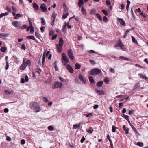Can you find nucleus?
Masks as SVG:
<instances>
[{
  "mask_svg": "<svg viewBox=\"0 0 148 148\" xmlns=\"http://www.w3.org/2000/svg\"><path fill=\"white\" fill-rule=\"evenodd\" d=\"M30 108L36 113L40 110L39 105L36 102H32L30 104Z\"/></svg>",
  "mask_w": 148,
  "mask_h": 148,
  "instance_id": "1",
  "label": "nucleus"
},
{
  "mask_svg": "<svg viewBox=\"0 0 148 148\" xmlns=\"http://www.w3.org/2000/svg\"><path fill=\"white\" fill-rule=\"evenodd\" d=\"M62 56L63 59V60L62 61V64L64 65H66L69 62V58L64 53H62Z\"/></svg>",
  "mask_w": 148,
  "mask_h": 148,
  "instance_id": "2",
  "label": "nucleus"
},
{
  "mask_svg": "<svg viewBox=\"0 0 148 148\" xmlns=\"http://www.w3.org/2000/svg\"><path fill=\"white\" fill-rule=\"evenodd\" d=\"M101 72V71L100 69L98 68H94L91 70L90 74L92 75H97L99 74Z\"/></svg>",
  "mask_w": 148,
  "mask_h": 148,
  "instance_id": "3",
  "label": "nucleus"
},
{
  "mask_svg": "<svg viewBox=\"0 0 148 148\" xmlns=\"http://www.w3.org/2000/svg\"><path fill=\"white\" fill-rule=\"evenodd\" d=\"M12 25L18 29H20L21 26V22L17 21H13L12 22Z\"/></svg>",
  "mask_w": 148,
  "mask_h": 148,
  "instance_id": "4",
  "label": "nucleus"
},
{
  "mask_svg": "<svg viewBox=\"0 0 148 148\" xmlns=\"http://www.w3.org/2000/svg\"><path fill=\"white\" fill-rule=\"evenodd\" d=\"M62 84L59 82H55L53 83V89L57 88H61Z\"/></svg>",
  "mask_w": 148,
  "mask_h": 148,
  "instance_id": "5",
  "label": "nucleus"
},
{
  "mask_svg": "<svg viewBox=\"0 0 148 148\" xmlns=\"http://www.w3.org/2000/svg\"><path fill=\"white\" fill-rule=\"evenodd\" d=\"M67 55L69 58L71 60L74 59V56L72 51L71 49H69L67 51Z\"/></svg>",
  "mask_w": 148,
  "mask_h": 148,
  "instance_id": "6",
  "label": "nucleus"
},
{
  "mask_svg": "<svg viewBox=\"0 0 148 148\" xmlns=\"http://www.w3.org/2000/svg\"><path fill=\"white\" fill-rule=\"evenodd\" d=\"M26 59V58H24L23 59V63L20 68L21 70H24L27 67V66L25 64V60Z\"/></svg>",
  "mask_w": 148,
  "mask_h": 148,
  "instance_id": "7",
  "label": "nucleus"
},
{
  "mask_svg": "<svg viewBox=\"0 0 148 148\" xmlns=\"http://www.w3.org/2000/svg\"><path fill=\"white\" fill-rule=\"evenodd\" d=\"M118 46L122 50L124 51H125V49L123 47V44L121 42H119L117 45H115L114 47H117Z\"/></svg>",
  "mask_w": 148,
  "mask_h": 148,
  "instance_id": "8",
  "label": "nucleus"
},
{
  "mask_svg": "<svg viewBox=\"0 0 148 148\" xmlns=\"http://www.w3.org/2000/svg\"><path fill=\"white\" fill-rule=\"evenodd\" d=\"M40 8L42 11L43 12H45L47 9V7L44 3L41 4Z\"/></svg>",
  "mask_w": 148,
  "mask_h": 148,
  "instance_id": "9",
  "label": "nucleus"
},
{
  "mask_svg": "<svg viewBox=\"0 0 148 148\" xmlns=\"http://www.w3.org/2000/svg\"><path fill=\"white\" fill-rule=\"evenodd\" d=\"M79 78L80 81L83 83L85 84L86 83V81L84 77L82 74H80L79 76Z\"/></svg>",
  "mask_w": 148,
  "mask_h": 148,
  "instance_id": "10",
  "label": "nucleus"
},
{
  "mask_svg": "<svg viewBox=\"0 0 148 148\" xmlns=\"http://www.w3.org/2000/svg\"><path fill=\"white\" fill-rule=\"evenodd\" d=\"M95 92L97 93L100 95H103L104 94V93L102 90H99L97 89H95Z\"/></svg>",
  "mask_w": 148,
  "mask_h": 148,
  "instance_id": "11",
  "label": "nucleus"
},
{
  "mask_svg": "<svg viewBox=\"0 0 148 148\" xmlns=\"http://www.w3.org/2000/svg\"><path fill=\"white\" fill-rule=\"evenodd\" d=\"M67 68L69 71L71 73H73V70L72 67L69 65L68 64L67 65Z\"/></svg>",
  "mask_w": 148,
  "mask_h": 148,
  "instance_id": "12",
  "label": "nucleus"
},
{
  "mask_svg": "<svg viewBox=\"0 0 148 148\" xmlns=\"http://www.w3.org/2000/svg\"><path fill=\"white\" fill-rule=\"evenodd\" d=\"M4 92L7 95H11L13 93V90H4Z\"/></svg>",
  "mask_w": 148,
  "mask_h": 148,
  "instance_id": "13",
  "label": "nucleus"
},
{
  "mask_svg": "<svg viewBox=\"0 0 148 148\" xmlns=\"http://www.w3.org/2000/svg\"><path fill=\"white\" fill-rule=\"evenodd\" d=\"M117 19L121 25H123V26L125 25V21L122 19L118 18Z\"/></svg>",
  "mask_w": 148,
  "mask_h": 148,
  "instance_id": "14",
  "label": "nucleus"
},
{
  "mask_svg": "<svg viewBox=\"0 0 148 148\" xmlns=\"http://www.w3.org/2000/svg\"><path fill=\"white\" fill-rule=\"evenodd\" d=\"M62 46L58 45V44L56 45V48L57 51L59 53H60L62 51Z\"/></svg>",
  "mask_w": 148,
  "mask_h": 148,
  "instance_id": "15",
  "label": "nucleus"
},
{
  "mask_svg": "<svg viewBox=\"0 0 148 148\" xmlns=\"http://www.w3.org/2000/svg\"><path fill=\"white\" fill-rule=\"evenodd\" d=\"M33 6L34 9L36 10H38L39 9V7L36 3H34Z\"/></svg>",
  "mask_w": 148,
  "mask_h": 148,
  "instance_id": "16",
  "label": "nucleus"
},
{
  "mask_svg": "<svg viewBox=\"0 0 148 148\" xmlns=\"http://www.w3.org/2000/svg\"><path fill=\"white\" fill-rule=\"evenodd\" d=\"M9 36L8 34H5V33H0V38L3 37H7Z\"/></svg>",
  "mask_w": 148,
  "mask_h": 148,
  "instance_id": "17",
  "label": "nucleus"
},
{
  "mask_svg": "<svg viewBox=\"0 0 148 148\" xmlns=\"http://www.w3.org/2000/svg\"><path fill=\"white\" fill-rule=\"evenodd\" d=\"M66 22H65L64 23L63 26L62 27V29L63 32H65L66 31Z\"/></svg>",
  "mask_w": 148,
  "mask_h": 148,
  "instance_id": "18",
  "label": "nucleus"
},
{
  "mask_svg": "<svg viewBox=\"0 0 148 148\" xmlns=\"http://www.w3.org/2000/svg\"><path fill=\"white\" fill-rule=\"evenodd\" d=\"M123 130L125 131L126 134H128L129 129L128 128H127V129L126 128V126L125 125H124L123 126Z\"/></svg>",
  "mask_w": 148,
  "mask_h": 148,
  "instance_id": "19",
  "label": "nucleus"
},
{
  "mask_svg": "<svg viewBox=\"0 0 148 148\" xmlns=\"http://www.w3.org/2000/svg\"><path fill=\"white\" fill-rule=\"evenodd\" d=\"M63 43V40L62 38H60L59 39L58 45L62 46Z\"/></svg>",
  "mask_w": 148,
  "mask_h": 148,
  "instance_id": "20",
  "label": "nucleus"
},
{
  "mask_svg": "<svg viewBox=\"0 0 148 148\" xmlns=\"http://www.w3.org/2000/svg\"><path fill=\"white\" fill-rule=\"evenodd\" d=\"M83 3V0H79L78 3V5L79 7H81Z\"/></svg>",
  "mask_w": 148,
  "mask_h": 148,
  "instance_id": "21",
  "label": "nucleus"
},
{
  "mask_svg": "<svg viewBox=\"0 0 148 148\" xmlns=\"http://www.w3.org/2000/svg\"><path fill=\"white\" fill-rule=\"evenodd\" d=\"M81 65L78 63H76L75 65V68L76 69H80L81 68Z\"/></svg>",
  "mask_w": 148,
  "mask_h": 148,
  "instance_id": "22",
  "label": "nucleus"
},
{
  "mask_svg": "<svg viewBox=\"0 0 148 148\" xmlns=\"http://www.w3.org/2000/svg\"><path fill=\"white\" fill-rule=\"evenodd\" d=\"M103 82L102 81H99L97 83V86L98 87H101L103 84Z\"/></svg>",
  "mask_w": 148,
  "mask_h": 148,
  "instance_id": "23",
  "label": "nucleus"
},
{
  "mask_svg": "<svg viewBox=\"0 0 148 148\" xmlns=\"http://www.w3.org/2000/svg\"><path fill=\"white\" fill-rule=\"evenodd\" d=\"M27 38L28 39H32L35 41L36 40L34 38V36L33 35L28 36H27Z\"/></svg>",
  "mask_w": 148,
  "mask_h": 148,
  "instance_id": "24",
  "label": "nucleus"
},
{
  "mask_svg": "<svg viewBox=\"0 0 148 148\" xmlns=\"http://www.w3.org/2000/svg\"><path fill=\"white\" fill-rule=\"evenodd\" d=\"M89 79L91 83L92 84L94 83V80L92 77L90 76L89 77Z\"/></svg>",
  "mask_w": 148,
  "mask_h": 148,
  "instance_id": "25",
  "label": "nucleus"
},
{
  "mask_svg": "<svg viewBox=\"0 0 148 148\" xmlns=\"http://www.w3.org/2000/svg\"><path fill=\"white\" fill-rule=\"evenodd\" d=\"M81 12H82V14L84 15H86V10L84 9V8L83 7H82L81 8Z\"/></svg>",
  "mask_w": 148,
  "mask_h": 148,
  "instance_id": "26",
  "label": "nucleus"
},
{
  "mask_svg": "<svg viewBox=\"0 0 148 148\" xmlns=\"http://www.w3.org/2000/svg\"><path fill=\"white\" fill-rule=\"evenodd\" d=\"M86 131L88 133L92 134L93 131V130L92 128L90 127L89 128V130H86Z\"/></svg>",
  "mask_w": 148,
  "mask_h": 148,
  "instance_id": "27",
  "label": "nucleus"
},
{
  "mask_svg": "<svg viewBox=\"0 0 148 148\" xmlns=\"http://www.w3.org/2000/svg\"><path fill=\"white\" fill-rule=\"evenodd\" d=\"M56 15L57 14L56 13L53 12L51 16L52 19H56Z\"/></svg>",
  "mask_w": 148,
  "mask_h": 148,
  "instance_id": "28",
  "label": "nucleus"
},
{
  "mask_svg": "<svg viewBox=\"0 0 148 148\" xmlns=\"http://www.w3.org/2000/svg\"><path fill=\"white\" fill-rule=\"evenodd\" d=\"M0 50L2 52H5L7 50V48L3 47L1 48Z\"/></svg>",
  "mask_w": 148,
  "mask_h": 148,
  "instance_id": "29",
  "label": "nucleus"
},
{
  "mask_svg": "<svg viewBox=\"0 0 148 148\" xmlns=\"http://www.w3.org/2000/svg\"><path fill=\"white\" fill-rule=\"evenodd\" d=\"M69 13L68 12L66 13H64L62 16V18L64 19H66L67 18V16L69 15Z\"/></svg>",
  "mask_w": 148,
  "mask_h": 148,
  "instance_id": "30",
  "label": "nucleus"
},
{
  "mask_svg": "<svg viewBox=\"0 0 148 148\" xmlns=\"http://www.w3.org/2000/svg\"><path fill=\"white\" fill-rule=\"evenodd\" d=\"M95 15L96 16L97 18L100 21H102V19L101 17V16L99 14L97 13L95 14Z\"/></svg>",
  "mask_w": 148,
  "mask_h": 148,
  "instance_id": "31",
  "label": "nucleus"
},
{
  "mask_svg": "<svg viewBox=\"0 0 148 148\" xmlns=\"http://www.w3.org/2000/svg\"><path fill=\"white\" fill-rule=\"evenodd\" d=\"M119 58L121 60H129V59H128L126 57H125L123 56H121L119 57Z\"/></svg>",
  "mask_w": 148,
  "mask_h": 148,
  "instance_id": "32",
  "label": "nucleus"
},
{
  "mask_svg": "<svg viewBox=\"0 0 148 148\" xmlns=\"http://www.w3.org/2000/svg\"><path fill=\"white\" fill-rule=\"evenodd\" d=\"M25 64L27 66H30L31 65V61L29 60H28L26 62H25Z\"/></svg>",
  "mask_w": 148,
  "mask_h": 148,
  "instance_id": "33",
  "label": "nucleus"
},
{
  "mask_svg": "<svg viewBox=\"0 0 148 148\" xmlns=\"http://www.w3.org/2000/svg\"><path fill=\"white\" fill-rule=\"evenodd\" d=\"M8 14V12L2 13L0 14V18H1L4 16L7 15Z\"/></svg>",
  "mask_w": 148,
  "mask_h": 148,
  "instance_id": "34",
  "label": "nucleus"
},
{
  "mask_svg": "<svg viewBox=\"0 0 148 148\" xmlns=\"http://www.w3.org/2000/svg\"><path fill=\"white\" fill-rule=\"evenodd\" d=\"M45 52H44L43 53V54L42 56V63L43 64L45 62Z\"/></svg>",
  "mask_w": 148,
  "mask_h": 148,
  "instance_id": "35",
  "label": "nucleus"
},
{
  "mask_svg": "<svg viewBox=\"0 0 148 148\" xmlns=\"http://www.w3.org/2000/svg\"><path fill=\"white\" fill-rule=\"evenodd\" d=\"M22 15L20 14H17L16 15L15 17H14V19H18L19 18L21 17Z\"/></svg>",
  "mask_w": 148,
  "mask_h": 148,
  "instance_id": "36",
  "label": "nucleus"
},
{
  "mask_svg": "<svg viewBox=\"0 0 148 148\" xmlns=\"http://www.w3.org/2000/svg\"><path fill=\"white\" fill-rule=\"evenodd\" d=\"M131 37L132 39V41L134 43H136L138 44V42L137 40L135 39V38L133 36H131Z\"/></svg>",
  "mask_w": 148,
  "mask_h": 148,
  "instance_id": "37",
  "label": "nucleus"
},
{
  "mask_svg": "<svg viewBox=\"0 0 148 148\" xmlns=\"http://www.w3.org/2000/svg\"><path fill=\"white\" fill-rule=\"evenodd\" d=\"M136 145L142 147L143 146V143L142 142H138L136 143Z\"/></svg>",
  "mask_w": 148,
  "mask_h": 148,
  "instance_id": "38",
  "label": "nucleus"
},
{
  "mask_svg": "<svg viewBox=\"0 0 148 148\" xmlns=\"http://www.w3.org/2000/svg\"><path fill=\"white\" fill-rule=\"evenodd\" d=\"M140 77L141 76V77L142 78L145 79H147V77H146L145 75H142L141 74H138Z\"/></svg>",
  "mask_w": 148,
  "mask_h": 148,
  "instance_id": "39",
  "label": "nucleus"
},
{
  "mask_svg": "<svg viewBox=\"0 0 148 148\" xmlns=\"http://www.w3.org/2000/svg\"><path fill=\"white\" fill-rule=\"evenodd\" d=\"M107 138L109 140V142L110 143V144L111 145L112 144V141L111 140V139L110 138V136L108 134L107 136Z\"/></svg>",
  "mask_w": 148,
  "mask_h": 148,
  "instance_id": "40",
  "label": "nucleus"
},
{
  "mask_svg": "<svg viewBox=\"0 0 148 148\" xmlns=\"http://www.w3.org/2000/svg\"><path fill=\"white\" fill-rule=\"evenodd\" d=\"M117 129V128L114 125H113L112 127V131L113 132H115L116 131V129Z\"/></svg>",
  "mask_w": 148,
  "mask_h": 148,
  "instance_id": "41",
  "label": "nucleus"
},
{
  "mask_svg": "<svg viewBox=\"0 0 148 148\" xmlns=\"http://www.w3.org/2000/svg\"><path fill=\"white\" fill-rule=\"evenodd\" d=\"M48 130L50 131H53L54 130V127L52 126H49L48 127Z\"/></svg>",
  "mask_w": 148,
  "mask_h": 148,
  "instance_id": "42",
  "label": "nucleus"
},
{
  "mask_svg": "<svg viewBox=\"0 0 148 148\" xmlns=\"http://www.w3.org/2000/svg\"><path fill=\"white\" fill-rule=\"evenodd\" d=\"M102 12L105 16L108 15V13L106 10L103 9L102 10Z\"/></svg>",
  "mask_w": 148,
  "mask_h": 148,
  "instance_id": "43",
  "label": "nucleus"
},
{
  "mask_svg": "<svg viewBox=\"0 0 148 148\" xmlns=\"http://www.w3.org/2000/svg\"><path fill=\"white\" fill-rule=\"evenodd\" d=\"M106 3L108 6H111V3L109 0H106Z\"/></svg>",
  "mask_w": 148,
  "mask_h": 148,
  "instance_id": "44",
  "label": "nucleus"
},
{
  "mask_svg": "<svg viewBox=\"0 0 148 148\" xmlns=\"http://www.w3.org/2000/svg\"><path fill=\"white\" fill-rule=\"evenodd\" d=\"M58 78L60 80L63 82H66V80L65 79L62 78L60 77H58Z\"/></svg>",
  "mask_w": 148,
  "mask_h": 148,
  "instance_id": "45",
  "label": "nucleus"
},
{
  "mask_svg": "<svg viewBox=\"0 0 148 148\" xmlns=\"http://www.w3.org/2000/svg\"><path fill=\"white\" fill-rule=\"evenodd\" d=\"M123 117L125 118L127 121H129V116H128L125 114H123Z\"/></svg>",
  "mask_w": 148,
  "mask_h": 148,
  "instance_id": "46",
  "label": "nucleus"
},
{
  "mask_svg": "<svg viewBox=\"0 0 148 148\" xmlns=\"http://www.w3.org/2000/svg\"><path fill=\"white\" fill-rule=\"evenodd\" d=\"M96 12V10H90V14L91 15L94 14Z\"/></svg>",
  "mask_w": 148,
  "mask_h": 148,
  "instance_id": "47",
  "label": "nucleus"
},
{
  "mask_svg": "<svg viewBox=\"0 0 148 148\" xmlns=\"http://www.w3.org/2000/svg\"><path fill=\"white\" fill-rule=\"evenodd\" d=\"M41 24L42 25H44L45 24V21L44 18H41Z\"/></svg>",
  "mask_w": 148,
  "mask_h": 148,
  "instance_id": "48",
  "label": "nucleus"
},
{
  "mask_svg": "<svg viewBox=\"0 0 148 148\" xmlns=\"http://www.w3.org/2000/svg\"><path fill=\"white\" fill-rule=\"evenodd\" d=\"M6 9L8 12H10L11 11V8L8 6H7L6 7Z\"/></svg>",
  "mask_w": 148,
  "mask_h": 148,
  "instance_id": "49",
  "label": "nucleus"
},
{
  "mask_svg": "<svg viewBox=\"0 0 148 148\" xmlns=\"http://www.w3.org/2000/svg\"><path fill=\"white\" fill-rule=\"evenodd\" d=\"M6 65L5 69L6 70H7L9 68V63H8V61H6Z\"/></svg>",
  "mask_w": 148,
  "mask_h": 148,
  "instance_id": "50",
  "label": "nucleus"
},
{
  "mask_svg": "<svg viewBox=\"0 0 148 148\" xmlns=\"http://www.w3.org/2000/svg\"><path fill=\"white\" fill-rule=\"evenodd\" d=\"M104 82L106 84H108L109 82V80L108 78L106 77V79L104 80Z\"/></svg>",
  "mask_w": 148,
  "mask_h": 148,
  "instance_id": "51",
  "label": "nucleus"
},
{
  "mask_svg": "<svg viewBox=\"0 0 148 148\" xmlns=\"http://www.w3.org/2000/svg\"><path fill=\"white\" fill-rule=\"evenodd\" d=\"M13 58L14 59V62L16 63L17 62V59L18 58L15 56H14Z\"/></svg>",
  "mask_w": 148,
  "mask_h": 148,
  "instance_id": "52",
  "label": "nucleus"
},
{
  "mask_svg": "<svg viewBox=\"0 0 148 148\" xmlns=\"http://www.w3.org/2000/svg\"><path fill=\"white\" fill-rule=\"evenodd\" d=\"M130 125L131 127L132 128L134 132H136V128L132 125H131V124H130Z\"/></svg>",
  "mask_w": 148,
  "mask_h": 148,
  "instance_id": "53",
  "label": "nucleus"
},
{
  "mask_svg": "<svg viewBox=\"0 0 148 148\" xmlns=\"http://www.w3.org/2000/svg\"><path fill=\"white\" fill-rule=\"evenodd\" d=\"M57 36V34H54L53 36H52L51 39L52 40H53L56 39Z\"/></svg>",
  "mask_w": 148,
  "mask_h": 148,
  "instance_id": "54",
  "label": "nucleus"
},
{
  "mask_svg": "<svg viewBox=\"0 0 148 148\" xmlns=\"http://www.w3.org/2000/svg\"><path fill=\"white\" fill-rule=\"evenodd\" d=\"M54 31L53 30H51L49 32V35L50 36H51L54 33Z\"/></svg>",
  "mask_w": 148,
  "mask_h": 148,
  "instance_id": "55",
  "label": "nucleus"
},
{
  "mask_svg": "<svg viewBox=\"0 0 148 148\" xmlns=\"http://www.w3.org/2000/svg\"><path fill=\"white\" fill-rule=\"evenodd\" d=\"M43 100L44 101L47 102L48 101L47 98L45 97H44L43 98Z\"/></svg>",
  "mask_w": 148,
  "mask_h": 148,
  "instance_id": "56",
  "label": "nucleus"
},
{
  "mask_svg": "<svg viewBox=\"0 0 148 148\" xmlns=\"http://www.w3.org/2000/svg\"><path fill=\"white\" fill-rule=\"evenodd\" d=\"M25 80L27 82H28L29 80L28 77L27 75H26L25 76Z\"/></svg>",
  "mask_w": 148,
  "mask_h": 148,
  "instance_id": "57",
  "label": "nucleus"
},
{
  "mask_svg": "<svg viewBox=\"0 0 148 148\" xmlns=\"http://www.w3.org/2000/svg\"><path fill=\"white\" fill-rule=\"evenodd\" d=\"M55 19H52L51 25L52 26H53L54 25V22L55 21Z\"/></svg>",
  "mask_w": 148,
  "mask_h": 148,
  "instance_id": "58",
  "label": "nucleus"
},
{
  "mask_svg": "<svg viewBox=\"0 0 148 148\" xmlns=\"http://www.w3.org/2000/svg\"><path fill=\"white\" fill-rule=\"evenodd\" d=\"M73 127L74 129H76L77 128H79L77 124H75L73 125Z\"/></svg>",
  "mask_w": 148,
  "mask_h": 148,
  "instance_id": "59",
  "label": "nucleus"
},
{
  "mask_svg": "<svg viewBox=\"0 0 148 148\" xmlns=\"http://www.w3.org/2000/svg\"><path fill=\"white\" fill-rule=\"evenodd\" d=\"M86 117H90L91 116H92V113H89L88 114H86Z\"/></svg>",
  "mask_w": 148,
  "mask_h": 148,
  "instance_id": "60",
  "label": "nucleus"
},
{
  "mask_svg": "<svg viewBox=\"0 0 148 148\" xmlns=\"http://www.w3.org/2000/svg\"><path fill=\"white\" fill-rule=\"evenodd\" d=\"M103 20L105 22H107L108 21V18L106 16H104L103 18Z\"/></svg>",
  "mask_w": 148,
  "mask_h": 148,
  "instance_id": "61",
  "label": "nucleus"
},
{
  "mask_svg": "<svg viewBox=\"0 0 148 148\" xmlns=\"http://www.w3.org/2000/svg\"><path fill=\"white\" fill-rule=\"evenodd\" d=\"M21 48L24 50H25L26 47L25 46V45L24 44H23L21 46Z\"/></svg>",
  "mask_w": 148,
  "mask_h": 148,
  "instance_id": "62",
  "label": "nucleus"
},
{
  "mask_svg": "<svg viewBox=\"0 0 148 148\" xmlns=\"http://www.w3.org/2000/svg\"><path fill=\"white\" fill-rule=\"evenodd\" d=\"M89 61H90V62L92 64H95V61L93 60H89Z\"/></svg>",
  "mask_w": 148,
  "mask_h": 148,
  "instance_id": "63",
  "label": "nucleus"
},
{
  "mask_svg": "<svg viewBox=\"0 0 148 148\" xmlns=\"http://www.w3.org/2000/svg\"><path fill=\"white\" fill-rule=\"evenodd\" d=\"M27 28V26L26 25H23L21 27V28L22 29H26V28Z\"/></svg>",
  "mask_w": 148,
  "mask_h": 148,
  "instance_id": "64",
  "label": "nucleus"
}]
</instances>
